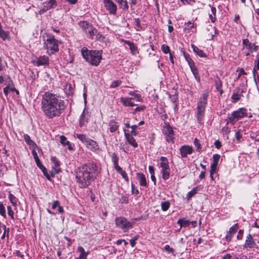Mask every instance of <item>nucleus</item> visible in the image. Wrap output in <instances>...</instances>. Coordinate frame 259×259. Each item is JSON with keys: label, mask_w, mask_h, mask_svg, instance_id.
<instances>
[{"label": "nucleus", "mask_w": 259, "mask_h": 259, "mask_svg": "<svg viewBox=\"0 0 259 259\" xmlns=\"http://www.w3.org/2000/svg\"><path fill=\"white\" fill-rule=\"evenodd\" d=\"M66 107V102L59 95L46 92L42 96L41 109L49 119L59 117Z\"/></svg>", "instance_id": "1"}, {"label": "nucleus", "mask_w": 259, "mask_h": 259, "mask_svg": "<svg viewBox=\"0 0 259 259\" xmlns=\"http://www.w3.org/2000/svg\"><path fill=\"white\" fill-rule=\"evenodd\" d=\"M99 170L94 163H87L79 167L76 171V178L80 188L90 185L96 178Z\"/></svg>", "instance_id": "2"}, {"label": "nucleus", "mask_w": 259, "mask_h": 259, "mask_svg": "<svg viewBox=\"0 0 259 259\" xmlns=\"http://www.w3.org/2000/svg\"><path fill=\"white\" fill-rule=\"evenodd\" d=\"M82 57L91 65L97 66L99 65L102 58V50H89L83 47L81 49Z\"/></svg>", "instance_id": "3"}, {"label": "nucleus", "mask_w": 259, "mask_h": 259, "mask_svg": "<svg viewBox=\"0 0 259 259\" xmlns=\"http://www.w3.org/2000/svg\"><path fill=\"white\" fill-rule=\"evenodd\" d=\"M44 48L47 50V53L49 55L53 54L59 51V41L55 36L49 33L43 35Z\"/></svg>", "instance_id": "4"}, {"label": "nucleus", "mask_w": 259, "mask_h": 259, "mask_svg": "<svg viewBox=\"0 0 259 259\" xmlns=\"http://www.w3.org/2000/svg\"><path fill=\"white\" fill-rule=\"evenodd\" d=\"M208 96V91H205L202 94L197 104V119L199 123L201 124L202 118L204 115L205 107L207 104V99Z\"/></svg>", "instance_id": "5"}, {"label": "nucleus", "mask_w": 259, "mask_h": 259, "mask_svg": "<svg viewBox=\"0 0 259 259\" xmlns=\"http://www.w3.org/2000/svg\"><path fill=\"white\" fill-rule=\"evenodd\" d=\"M247 116V110L244 108H240L228 115V118L226 119L227 122L234 125L238 120Z\"/></svg>", "instance_id": "6"}, {"label": "nucleus", "mask_w": 259, "mask_h": 259, "mask_svg": "<svg viewBox=\"0 0 259 259\" xmlns=\"http://www.w3.org/2000/svg\"><path fill=\"white\" fill-rule=\"evenodd\" d=\"M115 222L117 227L122 229L124 231L132 228L133 227V223L130 222L124 217L116 218Z\"/></svg>", "instance_id": "7"}, {"label": "nucleus", "mask_w": 259, "mask_h": 259, "mask_svg": "<svg viewBox=\"0 0 259 259\" xmlns=\"http://www.w3.org/2000/svg\"><path fill=\"white\" fill-rule=\"evenodd\" d=\"M160 166L162 173V179L164 180H167L169 177L170 168L168 165V162L165 157H160Z\"/></svg>", "instance_id": "8"}, {"label": "nucleus", "mask_w": 259, "mask_h": 259, "mask_svg": "<svg viewBox=\"0 0 259 259\" xmlns=\"http://www.w3.org/2000/svg\"><path fill=\"white\" fill-rule=\"evenodd\" d=\"M163 133L166 137V140L168 142H174V133L171 127L169 124H166L163 127Z\"/></svg>", "instance_id": "9"}, {"label": "nucleus", "mask_w": 259, "mask_h": 259, "mask_svg": "<svg viewBox=\"0 0 259 259\" xmlns=\"http://www.w3.org/2000/svg\"><path fill=\"white\" fill-rule=\"evenodd\" d=\"M43 7L39 11V14H43L57 5L56 0H49L42 3Z\"/></svg>", "instance_id": "10"}, {"label": "nucleus", "mask_w": 259, "mask_h": 259, "mask_svg": "<svg viewBox=\"0 0 259 259\" xmlns=\"http://www.w3.org/2000/svg\"><path fill=\"white\" fill-rule=\"evenodd\" d=\"M104 6L110 14H115L116 5L111 0H104Z\"/></svg>", "instance_id": "11"}, {"label": "nucleus", "mask_w": 259, "mask_h": 259, "mask_svg": "<svg viewBox=\"0 0 259 259\" xmlns=\"http://www.w3.org/2000/svg\"><path fill=\"white\" fill-rule=\"evenodd\" d=\"M34 64L36 66L41 65L47 66L49 65V58L48 57L44 55L36 58L33 61Z\"/></svg>", "instance_id": "12"}, {"label": "nucleus", "mask_w": 259, "mask_h": 259, "mask_svg": "<svg viewBox=\"0 0 259 259\" xmlns=\"http://www.w3.org/2000/svg\"><path fill=\"white\" fill-rule=\"evenodd\" d=\"M243 246L246 249L256 247V243L250 234L247 235Z\"/></svg>", "instance_id": "13"}, {"label": "nucleus", "mask_w": 259, "mask_h": 259, "mask_svg": "<svg viewBox=\"0 0 259 259\" xmlns=\"http://www.w3.org/2000/svg\"><path fill=\"white\" fill-rule=\"evenodd\" d=\"M243 45L245 47L249 52H257L258 46L249 42L248 39H244L242 41Z\"/></svg>", "instance_id": "14"}, {"label": "nucleus", "mask_w": 259, "mask_h": 259, "mask_svg": "<svg viewBox=\"0 0 259 259\" xmlns=\"http://www.w3.org/2000/svg\"><path fill=\"white\" fill-rule=\"evenodd\" d=\"M65 84L63 85V90L66 95L70 96L73 94L75 84L74 82H64Z\"/></svg>", "instance_id": "15"}, {"label": "nucleus", "mask_w": 259, "mask_h": 259, "mask_svg": "<svg viewBox=\"0 0 259 259\" xmlns=\"http://www.w3.org/2000/svg\"><path fill=\"white\" fill-rule=\"evenodd\" d=\"M180 151L182 157H186L188 154H191L192 153L193 149L189 146L184 145L180 148Z\"/></svg>", "instance_id": "16"}, {"label": "nucleus", "mask_w": 259, "mask_h": 259, "mask_svg": "<svg viewBox=\"0 0 259 259\" xmlns=\"http://www.w3.org/2000/svg\"><path fill=\"white\" fill-rule=\"evenodd\" d=\"M88 148L90 149L93 151H96L98 150H99V146L98 145L97 143L91 139L88 140L87 141V143L85 144Z\"/></svg>", "instance_id": "17"}, {"label": "nucleus", "mask_w": 259, "mask_h": 259, "mask_svg": "<svg viewBox=\"0 0 259 259\" xmlns=\"http://www.w3.org/2000/svg\"><path fill=\"white\" fill-rule=\"evenodd\" d=\"M238 229V224L237 223L235 224L234 226L229 229V230L227 232L226 236V239L227 241H231L233 234H234L237 232Z\"/></svg>", "instance_id": "18"}, {"label": "nucleus", "mask_w": 259, "mask_h": 259, "mask_svg": "<svg viewBox=\"0 0 259 259\" xmlns=\"http://www.w3.org/2000/svg\"><path fill=\"white\" fill-rule=\"evenodd\" d=\"M120 102L124 106L133 107L137 105L132 101V98H121Z\"/></svg>", "instance_id": "19"}, {"label": "nucleus", "mask_w": 259, "mask_h": 259, "mask_svg": "<svg viewBox=\"0 0 259 259\" xmlns=\"http://www.w3.org/2000/svg\"><path fill=\"white\" fill-rule=\"evenodd\" d=\"M97 30L92 25L86 32V34L89 38L94 39L95 38V33H97Z\"/></svg>", "instance_id": "20"}, {"label": "nucleus", "mask_w": 259, "mask_h": 259, "mask_svg": "<svg viewBox=\"0 0 259 259\" xmlns=\"http://www.w3.org/2000/svg\"><path fill=\"white\" fill-rule=\"evenodd\" d=\"M124 134L128 143L134 147H137L138 144L135 139L133 137L131 136L128 133H127L125 130H124Z\"/></svg>", "instance_id": "21"}, {"label": "nucleus", "mask_w": 259, "mask_h": 259, "mask_svg": "<svg viewBox=\"0 0 259 259\" xmlns=\"http://www.w3.org/2000/svg\"><path fill=\"white\" fill-rule=\"evenodd\" d=\"M122 41L124 43L125 45H127L129 49H130L131 53L135 55L137 53V47L135 46L134 43L126 40L122 39Z\"/></svg>", "instance_id": "22"}, {"label": "nucleus", "mask_w": 259, "mask_h": 259, "mask_svg": "<svg viewBox=\"0 0 259 259\" xmlns=\"http://www.w3.org/2000/svg\"><path fill=\"white\" fill-rule=\"evenodd\" d=\"M192 48L193 49V51L198 55L200 57H206L207 56L205 53L203 52V51L200 49H199L197 47L195 46L194 45H191Z\"/></svg>", "instance_id": "23"}, {"label": "nucleus", "mask_w": 259, "mask_h": 259, "mask_svg": "<svg viewBox=\"0 0 259 259\" xmlns=\"http://www.w3.org/2000/svg\"><path fill=\"white\" fill-rule=\"evenodd\" d=\"M137 179L141 186H146V179L143 174L137 173Z\"/></svg>", "instance_id": "24"}, {"label": "nucleus", "mask_w": 259, "mask_h": 259, "mask_svg": "<svg viewBox=\"0 0 259 259\" xmlns=\"http://www.w3.org/2000/svg\"><path fill=\"white\" fill-rule=\"evenodd\" d=\"M209 6L211 8V13L209 14V17L211 20L212 23H214L216 21V12L217 10L215 7H211L210 5Z\"/></svg>", "instance_id": "25"}, {"label": "nucleus", "mask_w": 259, "mask_h": 259, "mask_svg": "<svg viewBox=\"0 0 259 259\" xmlns=\"http://www.w3.org/2000/svg\"><path fill=\"white\" fill-rule=\"evenodd\" d=\"M114 167H115V169L116 170V171L122 176V178L126 181H128V178L127 176L126 172L124 170H123L122 168L120 166L118 165Z\"/></svg>", "instance_id": "26"}, {"label": "nucleus", "mask_w": 259, "mask_h": 259, "mask_svg": "<svg viewBox=\"0 0 259 259\" xmlns=\"http://www.w3.org/2000/svg\"><path fill=\"white\" fill-rule=\"evenodd\" d=\"M110 131L111 133L115 132L118 128V124L117 122L114 120H111L109 124Z\"/></svg>", "instance_id": "27"}, {"label": "nucleus", "mask_w": 259, "mask_h": 259, "mask_svg": "<svg viewBox=\"0 0 259 259\" xmlns=\"http://www.w3.org/2000/svg\"><path fill=\"white\" fill-rule=\"evenodd\" d=\"M178 224L180 226V229L184 227H186L189 226L190 222L185 218L180 219L178 221Z\"/></svg>", "instance_id": "28"}, {"label": "nucleus", "mask_w": 259, "mask_h": 259, "mask_svg": "<svg viewBox=\"0 0 259 259\" xmlns=\"http://www.w3.org/2000/svg\"><path fill=\"white\" fill-rule=\"evenodd\" d=\"M60 143L64 146L67 145L69 150H73V148L70 145V142L67 140V139L65 136H61L60 137Z\"/></svg>", "instance_id": "29"}, {"label": "nucleus", "mask_w": 259, "mask_h": 259, "mask_svg": "<svg viewBox=\"0 0 259 259\" xmlns=\"http://www.w3.org/2000/svg\"><path fill=\"white\" fill-rule=\"evenodd\" d=\"M78 24L80 27H81L83 31H84L85 33L92 25V24H90L87 21H80Z\"/></svg>", "instance_id": "30"}, {"label": "nucleus", "mask_w": 259, "mask_h": 259, "mask_svg": "<svg viewBox=\"0 0 259 259\" xmlns=\"http://www.w3.org/2000/svg\"><path fill=\"white\" fill-rule=\"evenodd\" d=\"M23 137L25 141L28 145L32 147L36 146V144L30 139L29 135L27 134H24Z\"/></svg>", "instance_id": "31"}, {"label": "nucleus", "mask_w": 259, "mask_h": 259, "mask_svg": "<svg viewBox=\"0 0 259 259\" xmlns=\"http://www.w3.org/2000/svg\"><path fill=\"white\" fill-rule=\"evenodd\" d=\"M85 110H84L80 116V121H79V125L80 127L83 126L85 123L87 122V118L85 117Z\"/></svg>", "instance_id": "32"}, {"label": "nucleus", "mask_w": 259, "mask_h": 259, "mask_svg": "<svg viewBox=\"0 0 259 259\" xmlns=\"http://www.w3.org/2000/svg\"><path fill=\"white\" fill-rule=\"evenodd\" d=\"M117 3H118L120 7L123 9H127L128 8L127 3L126 0H115Z\"/></svg>", "instance_id": "33"}, {"label": "nucleus", "mask_w": 259, "mask_h": 259, "mask_svg": "<svg viewBox=\"0 0 259 259\" xmlns=\"http://www.w3.org/2000/svg\"><path fill=\"white\" fill-rule=\"evenodd\" d=\"M9 90H10L11 92H15L17 95H19V91L17 90H16L14 87H10L9 86H7L4 89V93L6 96H7L8 95Z\"/></svg>", "instance_id": "34"}, {"label": "nucleus", "mask_w": 259, "mask_h": 259, "mask_svg": "<svg viewBox=\"0 0 259 259\" xmlns=\"http://www.w3.org/2000/svg\"><path fill=\"white\" fill-rule=\"evenodd\" d=\"M0 37L3 40L9 39V32L2 30L0 31Z\"/></svg>", "instance_id": "35"}, {"label": "nucleus", "mask_w": 259, "mask_h": 259, "mask_svg": "<svg viewBox=\"0 0 259 259\" xmlns=\"http://www.w3.org/2000/svg\"><path fill=\"white\" fill-rule=\"evenodd\" d=\"M76 137L79 139L82 143H84L85 144L87 143V141L88 140H89L90 138H87L85 135L83 134H76Z\"/></svg>", "instance_id": "36"}, {"label": "nucleus", "mask_w": 259, "mask_h": 259, "mask_svg": "<svg viewBox=\"0 0 259 259\" xmlns=\"http://www.w3.org/2000/svg\"><path fill=\"white\" fill-rule=\"evenodd\" d=\"M242 95L239 94L234 93L232 96V102L236 103L240 99Z\"/></svg>", "instance_id": "37"}, {"label": "nucleus", "mask_w": 259, "mask_h": 259, "mask_svg": "<svg viewBox=\"0 0 259 259\" xmlns=\"http://www.w3.org/2000/svg\"><path fill=\"white\" fill-rule=\"evenodd\" d=\"M197 191V187H195L191 191H189L186 196V198L188 200L190 199L192 197H193L194 195H195Z\"/></svg>", "instance_id": "38"}, {"label": "nucleus", "mask_w": 259, "mask_h": 259, "mask_svg": "<svg viewBox=\"0 0 259 259\" xmlns=\"http://www.w3.org/2000/svg\"><path fill=\"white\" fill-rule=\"evenodd\" d=\"M112 161L114 164V167H116L118 165V158L116 153H113L111 155Z\"/></svg>", "instance_id": "39"}, {"label": "nucleus", "mask_w": 259, "mask_h": 259, "mask_svg": "<svg viewBox=\"0 0 259 259\" xmlns=\"http://www.w3.org/2000/svg\"><path fill=\"white\" fill-rule=\"evenodd\" d=\"M170 206V202L168 201H166L162 202L161 206V209L163 211H166L167 210Z\"/></svg>", "instance_id": "40"}, {"label": "nucleus", "mask_w": 259, "mask_h": 259, "mask_svg": "<svg viewBox=\"0 0 259 259\" xmlns=\"http://www.w3.org/2000/svg\"><path fill=\"white\" fill-rule=\"evenodd\" d=\"M104 38V36L97 30V33H95L94 39L100 41H103Z\"/></svg>", "instance_id": "41"}, {"label": "nucleus", "mask_w": 259, "mask_h": 259, "mask_svg": "<svg viewBox=\"0 0 259 259\" xmlns=\"http://www.w3.org/2000/svg\"><path fill=\"white\" fill-rule=\"evenodd\" d=\"M194 144L195 146V147L197 148L196 150L197 151L200 152L201 150V144L199 142V141L197 138H195L194 141Z\"/></svg>", "instance_id": "42"}, {"label": "nucleus", "mask_w": 259, "mask_h": 259, "mask_svg": "<svg viewBox=\"0 0 259 259\" xmlns=\"http://www.w3.org/2000/svg\"><path fill=\"white\" fill-rule=\"evenodd\" d=\"M0 214L4 218L6 217L5 207L1 202H0Z\"/></svg>", "instance_id": "43"}, {"label": "nucleus", "mask_w": 259, "mask_h": 259, "mask_svg": "<svg viewBox=\"0 0 259 259\" xmlns=\"http://www.w3.org/2000/svg\"><path fill=\"white\" fill-rule=\"evenodd\" d=\"M183 55L186 59V60L187 61L188 64H192L194 61L191 59L189 54H187L186 52H183Z\"/></svg>", "instance_id": "44"}, {"label": "nucleus", "mask_w": 259, "mask_h": 259, "mask_svg": "<svg viewBox=\"0 0 259 259\" xmlns=\"http://www.w3.org/2000/svg\"><path fill=\"white\" fill-rule=\"evenodd\" d=\"M189 65L193 73L194 74V75L195 76H196V75L197 74V69L195 65L194 62H193L192 64H190Z\"/></svg>", "instance_id": "45"}, {"label": "nucleus", "mask_w": 259, "mask_h": 259, "mask_svg": "<svg viewBox=\"0 0 259 259\" xmlns=\"http://www.w3.org/2000/svg\"><path fill=\"white\" fill-rule=\"evenodd\" d=\"M222 82H216L215 88L216 89L220 92V95H222L223 93V91L222 89Z\"/></svg>", "instance_id": "46"}, {"label": "nucleus", "mask_w": 259, "mask_h": 259, "mask_svg": "<svg viewBox=\"0 0 259 259\" xmlns=\"http://www.w3.org/2000/svg\"><path fill=\"white\" fill-rule=\"evenodd\" d=\"M161 50L164 54L170 53V49L169 47L166 45H163L161 46Z\"/></svg>", "instance_id": "47"}, {"label": "nucleus", "mask_w": 259, "mask_h": 259, "mask_svg": "<svg viewBox=\"0 0 259 259\" xmlns=\"http://www.w3.org/2000/svg\"><path fill=\"white\" fill-rule=\"evenodd\" d=\"M220 158V155L218 154H214L212 157L213 162L212 163L218 164L219 159Z\"/></svg>", "instance_id": "48"}, {"label": "nucleus", "mask_w": 259, "mask_h": 259, "mask_svg": "<svg viewBox=\"0 0 259 259\" xmlns=\"http://www.w3.org/2000/svg\"><path fill=\"white\" fill-rule=\"evenodd\" d=\"M7 210H8V215L9 216H10L12 219H14V212L13 210H12L11 206H7Z\"/></svg>", "instance_id": "49"}, {"label": "nucleus", "mask_w": 259, "mask_h": 259, "mask_svg": "<svg viewBox=\"0 0 259 259\" xmlns=\"http://www.w3.org/2000/svg\"><path fill=\"white\" fill-rule=\"evenodd\" d=\"M237 72H238L237 79H239L241 75L246 74L244 69L242 68H238Z\"/></svg>", "instance_id": "50"}, {"label": "nucleus", "mask_w": 259, "mask_h": 259, "mask_svg": "<svg viewBox=\"0 0 259 259\" xmlns=\"http://www.w3.org/2000/svg\"><path fill=\"white\" fill-rule=\"evenodd\" d=\"M217 165H218L217 164L211 163V166H210L211 169L210 171V174L213 175V173L215 172V171L217 170Z\"/></svg>", "instance_id": "51"}, {"label": "nucleus", "mask_w": 259, "mask_h": 259, "mask_svg": "<svg viewBox=\"0 0 259 259\" xmlns=\"http://www.w3.org/2000/svg\"><path fill=\"white\" fill-rule=\"evenodd\" d=\"M51 161L54 164L56 167H58L60 165L59 161L57 159L56 157H52Z\"/></svg>", "instance_id": "52"}, {"label": "nucleus", "mask_w": 259, "mask_h": 259, "mask_svg": "<svg viewBox=\"0 0 259 259\" xmlns=\"http://www.w3.org/2000/svg\"><path fill=\"white\" fill-rule=\"evenodd\" d=\"M9 199L11 202L13 204L15 205L16 204V198L13 194L9 195Z\"/></svg>", "instance_id": "53"}, {"label": "nucleus", "mask_w": 259, "mask_h": 259, "mask_svg": "<svg viewBox=\"0 0 259 259\" xmlns=\"http://www.w3.org/2000/svg\"><path fill=\"white\" fill-rule=\"evenodd\" d=\"M164 249L169 253H173L174 251V249L170 247L169 245H166L164 247Z\"/></svg>", "instance_id": "54"}, {"label": "nucleus", "mask_w": 259, "mask_h": 259, "mask_svg": "<svg viewBox=\"0 0 259 259\" xmlns=\"http://www.w3.org/2000/svg\"><path fill=\"white\" fill-rule=\"evenodd\" d=\"M32 154L33 158H34V159L35 160V161H38L39 158L38 157V155H37V154L36 152L34 150H33L32 151Z\"/></svg>", "instance_id": "55"}, {"label": "nucleus", "mask_w": 259, "mask_h": 259, "mask_svg": "<svg viewBox=\"0 0 259 259\" xmlns=\"http://www.w3.org/2000/svg\"><path fill=\"white\" fill-rule=\"evenodd\" d=\"M36 164L37 166L40 168H44V170L45 169V167L42 165V164L41 163L39 159H38V161H35Z\"/></svg>", "instance_id": "56"}, {"label": "nucleus", "mask_w": 259, "mask_h": 259, "mask_svg": "<svg viewBox=\"0 0 259 259\" xmlns=\"http://www.w3.org/2000/svg\"><path fill=\"white\" fill-rule=\"evenodd\" d=\"M132 100L140 101L141 100V96L139 94H135L132 98Z\"/></svg>", "instance_id": "57"}, {"label": "nucleus", "mask_w": 259, "mask_h": 259, "mask_svg": "<svg viewBox=\"0 0 259 259\" xmlns=\"http://www.w3.org/2000/svg\"><path fill=\"white\" fill-rule=\"evenodd\" d=\"M40 169L42 170L44 175L46 177V178L48 180H50V177L49 175L47 172V170L46 168L45 167V170H44V168H41Z\"/></svg>", "instance_id": "58"}, {"label": "nucleus", "mask_w": 259, "mask_h": 259, "mask_svg": "<svg viewBox=\"0 0 259 259\" xmlns=\"http://www.w3.org/2000/svg\"><path fill=\"white\" fill-rule=\"evenodd\" d=\"M137 127H138V125H134L131 126L132 131H131V133L132 134H133L134 135H137V134L135 132V130L137 129Z\"/></svg>", "instance_id": "59"}, {"label": "nucleus", "mask_w": 259, "mask_h": 259, "mask_svg": "<svg viewBox=\"0 0 259 259\" xmlns=\"http://www.w3.org/2000/svg\"><path fill=\"white\" fill-rule=\"evenodd\" d=\"M235 138L238 141H239L242 138V135L240 132L238 131L236 132Z\"/></svg>", "instance_id": "60"}, {"label": "nucleus", "mask_w": 259, "mask_h": 259, "mask_svg": "<svg viewBox=\"0 0 259 259\" xmlns=\"http://www.w3.org/2000/svg\"><path fill=\"white\" fill-rule=\"evenodd\" d=\"M185 25L188 27V29H191L194 27V23L190 21L185 23Z\"/></svg>", "instance_id": "61"}, {"label": "nucleus", "mask_w": 259, "mask_h": 259, "mask_svg": "<svg viewBox=\"0 0 259 259\" xmlns=\"http://www.w3.org/2000/svg\"><path fill=\"white\" fill-rule=\"evenodd\" d=\"M87 254L85 253H82L80 254V255L76 259H87Z\"/></svg>", "instance_id": "62"}, {"label": "nucleus", "mask_w": 259, "mask_h": 259, "mask_svg": "<svg viewBox=\"0 0 259 259\" xmlns=\"http://www.w3.org/2000/svg\"><path fill=\"white\" fill-rule=\"evenodd\" d=\"M214 145L217 149H220L222 146L221 143L219 140L216 141L214 142Z\"/></svg>", "instance_id": "63"}, {"label": "nucleus", "mask_w": 259, "mask_h": 259, "mask_svg": "<svg viewBox=\"0 0 259 259\" xmlns=\"http://www.w3.org/2000/svg\"><path fill=\"white\" fill-rule=\"evenodd\" d=\"M59 204L60 203L58 201H54L52 205V208L54 209H55L57 207H58L59 205Z\"/></svg>", "instance_id": "64"}]
</instances>
